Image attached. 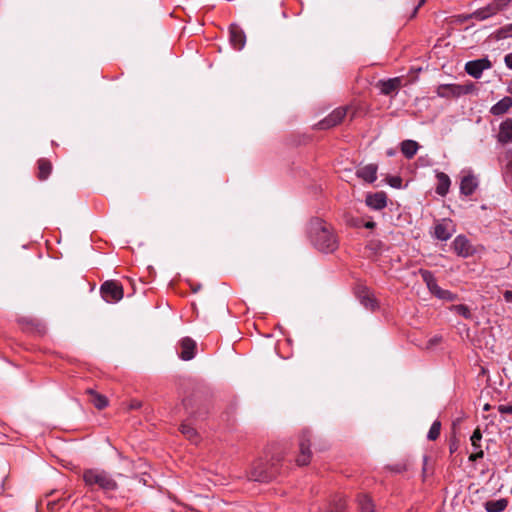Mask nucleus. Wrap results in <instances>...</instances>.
Instances as JSON below:
<instances>
[{
    "mask_svg": "<svg viewBox=\"0 0 512 512\" xmlns=\"http://www.w3.org/2000/svg\"><path fill=\"white\" fill-rule=\"evenodd\" d=\"M440 430L441 423L439 421H434L427 434L428 440L435 441L440 435Z\"/></svg>",
    "mask_w": 512,
    "mask_h": 512,
    "instance_id": "obj_31",
    "label": "nucleus"
},
{
    "mask_svg": "<svg viewBox=\"0 0 512 512\" xmlns=\"http://www.w3.org/2000/svg\"><path fill=\"white\" fill-rule=\"evenodd\" d=\"M360 512H374V504L367 495H359L357 498Z\"/></svg>",
    "mask_w": 512,
    "mask_h": 512,
    "instance_id": "obj_27",
    "label": "nucleus"
},
{
    "mask_svg": "<svg viewBox=\"0 0 512 512\" xmlns=\"http://www.w3.org/2000/svg\"><path fill=\"white\" fill-rule=\"evenodd\" d=\"M426 2V0H419V3L418 5L415 7L413 13H412V17H414L419 9V7H421L424 3Z\"/></svg>",
    "mask_w": 512,
    "mask_h": 512,
    "instance_id": "obj_42",
    "label": "nucleus"
},
{
    "mask_svg": "<svg viewBox=\"0 0 512 512\" xmlns=\"http://www.w3.org/2000/svg\"><path fill=\"white\" fill-rule=\"evenodd\" d=\"M512 0H494L492 3L488 4L486 7L476 10L474 13L470 14L468 18H475L478 20H485L498 12L504 10Z\"/></svg>",
    "mask_w": 512,
    "mask_h": 512,
    "instance_id": "obj_4",
    "label": "nucleus"
},
{
    "mask_svg": "<svg viewBox=\"0 0 512 512\" xmlns=\"http://www.w3.org/2000/svg\"><path fill=\"white\" fill-rule=\"evenodd\" d=\"M230 42L234 49L241 50L245 46L246 37L244 31L237 25L230 26Z\"/></svg>",
    "mask_w": 512,
    "mask_h": 512,
    "instance_id": "obj_16",
    "label": "nucleus"
},
{
    "mask_svg": "<svg viewBox=\"0 0 512 512\" xmlns=\"http://www.w3.org/2000/svg\"><path fill=\"white\" fill-rule=\"evenodd\" d=\"M453 311L465 319H470L472 317L469 307L463 304L453 306Z\"/></svg>",
    "mask_w": 512,
    "mask_h": 512,
    "instance_id": "obj_32",
    "label": "nucleus"
},
{
    "mask_svg": "<svg viewBox=\"0 0 512 512\" xmlns=\"http://www.w3.org/2000/svg\"><path fill=\"white\" fill-rule=\"evenodd\" d=\"M442 340V337L439 335H435L431 337L427 342V348H433L434 346L438 345Z\"/></svg>",
    "mask_w": 512,
    "mask_h": 512,
    "instance_id": "obj_35",
    "label": "nucleus"
},
{
    "mask_svg": "<svg viewBox=\"0 0 512 512\" xmlns=\"http://www.w3.org/2000/svg\"><path fill=\"white\" fill-rule=\"evenodd\" d=\"M477 187H478V180L474 175L469 174V175L464 176L461 179V182H460L461 194H463L465 196H470L475 192Z\"/></svg>",
    "mask_w": 512,
    "mask_h": 512,
    "instance_id": "obj_18",
    "label": "nucleus"
},
{
    "mask_svg": "<svg viewBox=\"0 0 512 512\" xmlns=\"http://www.w3.org/2000/svg\"><path fill=\"white\" fill-rule=\"evenodd\" d=\"M481 439H482V433H481L480 429L477 428L474 430L473 434L470 437L471 445L474 449V452L470 454L469 461L475 462V461L483 458L484 452L481 449V445H480Z\"/></svg>",
    "mask_w": 512,
    "mask_h": 512,
    "instance_id": "obj_14",
    "label": "nucleus"
},
{
    "mask_svg": "<svg viewBox=\"0 0 512 512\" xmlns=\"http://www.w3.org/2000/svg\"><path fill=\"white\" fill-rule=\"evenodd\" d=\"M422 280L425 282L428 290L431 294H433L435 297H437L440 300L453 302L457 299V295L452 293L449 290L442 289L436 281V278L434 277L433 273L428 270H421L420 271Z\"/></svg>",
    "mask_w": 512,
    "mask_h": 512,
    "instance_id": "obj_3",
    "label": "nucleus"
},
{
    "mask_svg": "<svg viewBox=\"0 0 512 512\" xmlns=\"http://www.w3.org/2000/svg\"><path fill=\"white\" fill-rule=\"evenodd\" d=\"M170 512H175V511L171 510Z\"/></svg>",
    "mask_w": 512,
    "mask_h": 512,
    "instance_id": "obj_47",
    "label": "nucleus"
},
{
    "mask_svg": "<svg viewBox=\"0 0 512 512\" xmlns=\"http://www.w3.org/2000/svg\"><path fill=\"white\" fill-rule=\"evenodd\" d=\"M462 92L459 84H441L436 89L437 96L441 98H456Z\"/></svg>",
    "mask_w": 512,
    "mask_h": 512,
    "instance_id": "obj_17",
    "label": "nucleus"
},
{
    "mask_svg": "<svg viewBox=\"0 0 512 512\" xmlns=\"http://www.w3.org/2000/svg\"><path fill=\"white\" fill-rule=\"evenodd\" d=\"M388 183L391 187L399 189L402 186V179L398 176H393L389 178Z\"/></svg>",
    "mask_w": 512,
    "mask_h": 512,
    "instance_id": "obj_33",
    "label": "nucleus"
},
{
    "mask_svg": "<svg viewBox=\"0 0 512 512\" xmlns=\"http://www.w3.org/2000/svg\"><path fill=\"white\" fill-rule=\"evenodd\" d=\"M309 234L313 245L321 252L332 253L338 247L336 235L322 219L315 218L311 220Z\"/></svg>",
    "mask_w": 512,
    "mask_h": 512,
    "instance_id": "obj_1",
    "label": "nucleus"
},
{
    "mask_svg": "<svg viewBox=\"0 0 512 512\" xmlns=\"http://www.w3.org/2000/svg\"><path fill=\"white\" fill-rule=\"evenodd\" d=\"M356 175L368 183H373L377 179V166L374 164L363 166L356 171Z\"/></svg>",
    "mask_w": 512,
    "mask_h": 512,
    "instance_id": "obj_19",
    "label": "nucleus"
},
{
    "mask_svg": "<svg viewBox=\"0 0 512 512\" xmlns=\"http://www.w3.org/2000/svg\"><path fill=\"white\" fill-rule=\"evenodd\" d=\"M401 86V79L398 77L390 78L380 82V91L384 95H390L397 92Z\"/></svg>",
    "mask_w": 512,
    "mask_h": 512,
    "instance_id": "obj_22",
    "label": "nucleus"
},
{
    "mask_svg": "<svg viewBox=\"0 0 512 512\" xmlns=\"http://www.w3.org/2000/svg\"><path fill=\"white\" fill-rule=\"evenodd\" d=\"M38 169H39V179L45 180L52 169L51 163L46 159H40L38 161Z\"/></svg>",
    "mask_w": 512,
    "mask_h": 512,
    "instance_id": "obj_28",
    "label": "nucleus"
},
{
    "mask_svg": "<svg viewBox=\"0 0 512 512\" xmlns=\"http://www.w3.org/2000/svg\"><path fill=\"white\" fill-rule=\"evenodd\" d=\"M310 437L311 433L309 430H303L299 436V455L296 458V462L299 466L307 465L310 462L311 451H310Z\"/></svg>",
    "mask_w": 512,
    "mask_h": 512,
    "instance_id": "obj_6",
    "label": "nucleus"
},
{
    "mask_svg": "<svg viewBox=\"0 0 512 512\" xmlns=\"http://www.w3.org/2000/svg\"><path fill=\"white\" fill-rule=\"evenodd\" d=\"M437 178V186H436V193L440 196H445L450 188L451 180L447 174L444 172H437L436 173Z\"/></svg>",
    "mask_w": 512,
    "mask_h": 512,
    "instance_id": "obj_20",
    "label": "nucleus"
},
{
    "mask_svg": "<svg viewBox=\"0 0 512 512\" xmlns=\"http://www.w3.org/2000/svg\"><path fill=\"white\" fill-rule=\"evenodd\" d=\"M510 171L512 173V161H511V164H510Z\"/></svg>",
    "mask_w": 512,
    "mask_h": 512,
    "instance_id": "obj_46",
    "label": "nucleus"
},
{
    "mask_svg": "<svg viewBox=\"0 0 512 512\" xmlns=\"http://www.w3.org/2000/svg\"><path fill=\"white\" fill-rule=\"evenodd\" d=\"M512 107V98L506 96L495 103L491 109L490 113L494 116H500L505 114Z\"/></svg>",
    "mask_w": 512,
    "mask_h": 512,
    "instance_id": "obj_21",
    "label": "nucleus"
},
{
    "mask_svg": "<svg viewBox=\"0 0 512 512\" xmlns=\"http://www.w3.org/2000/svg\"><path fill=\"white\" fill-rule=\"evenodd\" d=\"M345 509V501L343 498L339 497L334 500L332 505H329L323 509H320L319 512H343Z\"/></svg>",
    "mask_w": 512,
    "mask_h": 512,
    "instance_id": "obj_29",
    "label": "nucleus"
},
{
    "mask_svg": "<svg viewBox=\"0 0 512 512\" xmlns=\"http://www.w3.org/2000/svg\"><path fill=\"white\" fill-rule=\"evenodd\" d=\"M504 62L507 68L512 70V52L505 55Z\"/></svg>",
    "mask_w": 512,
    "mask_h": 512,
    "instance_id": "obj_38",
    "label": "nucleus"
},
{
    "mask_svg": "<svg viewBox=\"0 0 512 512\" xmlns=\"http://www.w3.org/2000/svg\"><path fill=\"white\" fill-rule=\"evenodd\" d=\"M508 506V500L505 498L497 499V500H489L484 504L485 510L487 512H502Z\"/></svg>",
    "mask_w": 512,
    "mask_h": 512,
    "instance_id": "obj_26",
    "label": "nucleus"
},
{
    "mask_svg": "<svg viewBox=\"0 0 512 512\" xmlns=\"http://www.w3.org/2000/svg\"><path fill=\"white\" fill-rule=\"evenodd\" d=\"M483 409H484L485 411H488V410L490 409V405H489V404H485V405H484V407H483Z\"/></svg>",
    "mask_w": 512,
    "mask_h": 512,
    "instance_id": "obj_44",
    "label": "nucleus"
},
{
    "mask_svg": "<svg viewBox=\"0 0 512 512\" xmlns=\"http://www.w3.org/2000/svg\"><path fill=\"white\" fill-rule=\"evenodd\" d=\"M497 141L501 144L512 142V117L506 118L500 123Z\"/></svg>",
    "mask_w": 512,
    "mask_h": 512,
    "instance_id": "obj_15",
    "label": "nucleus"
},
{
    "mask_svg": "<svg viewBox=\"0 0 512 512\" xmlns=\"http://www.w3.org/2000/svg\"><path fill=\"white\" fill-rule=\"evenodd\" d=\"M473 87H474V85H473V84H469V85H460V89L463 91V92L461 93V95L469 94V93L473 90Z\"/></svg>",
    "mask_w": 512,
    "mask_h": 512,
    "instance_id": "obj_37",
    "label": "nucleus"
},
{
    "mask_svg": "<svg viewBox=\"0 0 512 512\" xmlns=\"http://www.w3.org/2000/svg\"><path fill=\"white\" fill-rule=\"evenodd\" d=\"M491 67V61L487 57H484L481 59L468 61L465 64V71L473 78L479 79L482 76L483 71L488 70Z\"/></svg>",
    "mask_w": 512,
    "mask_h": 512,
    "instance_id": "obj_8",
    "label": "nucleus"
},
{
    "mask_svg": "<svg viewBox=\"0 0 512 512\" xmlns=\"http://www.w3.org/2000/svg\"><path fill=\"white\" fill-rule=\"evenodd\" d=\"M180 351L178 352V356L184 360L189 361L194 358L195 350H196V342L189 338L184 337L179 341Z\"/></svg>",
    "mask_w": 512,
    "mask_h": 512,
    "instance_id": "obj_12",
    "label": "nucleus"
},
{
    "mask_svg": "<svg viewBox=\"0 0 512 512\" xmlns=\"http://www.w3.org/2000/svg\"><path fill=\"white\" fill-rule=\"evenodd\" d=\"M363 226H364L366 229H373V228H375L376 223H375L374 221L369 220V221H366V222L363 224Z\"/></svg>",
    "mask_w": 512,
    "mask_h": 512,
    "instance_id": "obj_41",
    "label": "nucleus"
},
{
    "mask_svg": "<svg viewBox=\"0 0 512 512\" xmlns=\"http://www.w3.org/2000/svg\"><path fill=\"white\" fill-rule=\"evenodd\" d=\"M346 115V109L343 107L336 108L326 118L317 123L318 129H329L339 124Z\"/></svg>",
    "mask_w": 512,
    "mask_h": 512,
    "instance_id": "obj_9",
    "label": "nucleus"
},
{
    "mask_svg": "<svg viewBox=\"0 0 512 512\" xmlns=\"http://www.w3.org/2000/svg\"><path fill=\"white\" fill-rule=\"evenodd\" d=\"M183 435H185L189 440L196 442L197 441V432L194 427H192L188 423H183L180 428Z\"/></svg>",
    "mask_w": 512,
    "mask_h": 512,
    "instance_id": "obj_30",
    "label": "nucleus"
},
{
    "mask_svg": "<svg viewBox=\"0 0 512 512\" xmlns=\"http://www.w3.org/2000/svg\"><path fill=\"white\" fill-rule=\"evenodd\" d=\"M454 232L455 228L450 219H443L437 223L434 228V236L441 241L450 239Z\"/></svg>",
    "mask_w": 512,
    "mask_h": 512,
    "instance_id": "obj_11",
    "label": "nucleus"
},
{
    "mask_svg": "<svg viewBox=\"0 0 512 512\" xmlns=\"http://www.w3.org/2000/svg\"><path fill=\"white\" fill-rule=\"evenodd\" d=\"M508 91L510 94H512V84L509 86Z\"/></svg>",
    "mask_w": 512,
    "mask_h": 512,
    "instance_id": "obj_45",
    "label": "nucleus"
},
{
    "mask_svg": "<svg viewBox=\"0 0 512 512\" xmlns=\"http://www.w3.org/2000/svg\"><path fill=\"white\" fill-rule=\"evenodd\" d=\"M358 298L361 302V304L369 309V310H375V308L377 307V302L374 298V296L372 295V293L368 290V289H362L359 294H358Z\"/></svg>",
    "mask_w": 512,
    "mask_h": 512,
    "instance_id": "obj_23",
    "label": "nucleus"
},
{
    "mask_svg": "<svg viewBox=\"0 0 512 512\" xmlns=\"http://www.w3.org/2000/svg\"><path fill=\"white\" fill-rule=\"evenodd\" d=\"M498 412L500 414H511L512 415V402L510 404H501L498 406Z\"/></svg>",
    "mask_w": 512,
    "mask_h": 512,
    "instance_id": "obj_34",
    "label": "nucleus"
},
{
    "mask_svg": "<svg viewBox=\"0 0 512 512\" xmlns=\"http://www.w3.org/2000/svg\"><path fill=\"white\" fill-rule=\"evenodd\" d=\"M140 407H141V402L138 400H132L129 404V408L131 410H136V409H139Z\"/></svg>",
    "mask_w": 512,
    "mask_h": 512,
    "instance_id": "obj_39",
    "label": "nucleus"
},
{
    "mask_svg": "<svg viewBox=\"0 0 512 512\" xmlns=\"http://www.w3.org/2000/svg\"><path fill=\"white\" fill-rule=\"evenodd\" d=\"M419 149V144L414 140H404L401 143V152L407 159H412Z\"/></svg>",
    "mask_w": 512,
    "mask_h": 512,
    "instance_id": "obj_24",
    "label": "nucleus"
},
{
    "mask_svg": "<svg viewBox=\"0 0 512 512\" xmlns=\"http://www.w3.org/2000/svg\"><path fill=\"white\" fill-rule=\"evenodd\" d=\"M101 295L106 302L115 303L123 298V288L116 281H106L101 285Z\"/></svg>",
    "mask_w": 512,
    "mask_h": 512,
    "instance_id": "obj_5",
    "label": "nucleus"
},
{
    "mask_svg": "<svg viewBox=\"0 0 512 512\" xmlns=\"http://www.w3.org/2000/svg\"><path fill=\"white\" fill-rule=\"evenodd\" d=\"M427 461H428V457H427V456H424V457H423V471H424V472H425V470H426L425 466H426V464H427Z\"/></svg>",
    "mask_w": 512,
    "mask_h": 512,
    "instance_id": "obj_43",
    "label": "nucleus"
},
{
    "mask_svg": "<svg viewBox=\"0 0 512 512\" xmlns=\"http://www.w3.org/2000/svg\"><path fill=\"white\" fill-rule=\"evenodd\" d=\"M83 481L91 489L97 486L103 491H114L118 487L116 481L108 472L96 468L85 470Z\"/></svg>",
    "mask_w": 512,
    "mask_h": 512,
    "instance_id": "obj_2",
    "label": "nucleus"
},
{
    "mask_svg": "<svg viewBox=\"0 0 512 512\" xmlns=\"http://www.w3.org/2000/svg\"><path fill=\"white\" fill-rule=\"evenodd\" d=\"M452 246H453L454 252L458 256L463 257V258H468V257L472 256L473 253L475 252V249L472 246V244L470 243V241L463 235H458L454 239Z\"/></svg>",
    "mask_w": 512,
    "mask_h": 512,
    "instance_id": "obj_10",
    "label": "nucleus"
},
{
    "mask_svg": "<svg viewBox=\"0 0 512 512\" xmlns=\"http://www.w3.org/2000/svg\"><path fill=\"white\" fill-rule=\"evenodd\" d=\"M275 471L268 469L267 465L263 462L256 463L248 473L249 480L258 482H268L275 477Z\"/></svg>",
    "mask_w": 512,
    "mask_h": 512,
    "instance_id": "obj_7",
    "label": "nucleus"
},
{
    "mask_svg": "<svg viewBox=\"0 0 512 512\" xmlns=\"http://www.w3.org/2000/svg\"><path fill=\"white\" fill-rule=\"evenodd\" d=\"M365 203L373 210H382L387 206V195L383 191L368 193Z\"/></svg>",
    "mask_w": 512,
    "mask_h": 512,
    "instance_id": "obj_13",
    "label": "nucleus"
},
{
    "mask_svg": "<svg viewBox=\"0 0 512 512\" xmlns=\"http://www.w3.org/2000/svg\"><path fill=\"white\" fill-rule=\"evenodd\" d=\"M506 302H512V290H506L503 294Z\"/></svg>",
    "mask_w": 512,
    "mask_h": 512,
    "instance_id": "obj_40",
    "label": "nucleus"
},
{
    "mask_svg": "<svg viewBox=\"0 0 512 512\" xmlns=\"http://www.w3.org/2000/svg\"><path fill=\"white\" fill-rule=\"evenodd\" d=\"M499 35H501L503 37H506V36L512 37V24L502 27L499 31Z\"/></svg>",
    "mask_w": 512,
    "mask_h": 512,
    "instance_id": "obj_36",
    "label": "nucleus"
},
{
    "mask_svg": "<svg viewBox=\"0 0 512 512\" xmlns=\"http://www.w3.org/2000/svg\"><path fill=\"white\" fill-rule=\"evenodd\" d=\"M87 394L89 395L90 402L99 410L104 409L108 405V400L104 395H101L93 389H88Z\"/></svg>",
    "mask_w": 512,
    "mask_h": 512,
    "instance_id": "obj_25",
    "label": "nucleus"
}]
</instances>
